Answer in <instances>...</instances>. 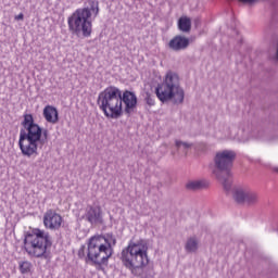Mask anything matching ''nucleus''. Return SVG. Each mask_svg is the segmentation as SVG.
I'll use <instances>...</instances> for the list:
<instances>
[{
  "instance_id": "f257e3e1",
  "label": "nucleus",
  "mask_w": 278,
  "mask_h": 278,
  "mask_svg": "<svg viewBox=\"0 0 278 278\" xmlns=\"http://www.w3.org/2000/svg\"><path fill=\"white\" fill-rule=\"evenodd\" d=\"M123 103L125 105L124 112L132 114L138 105V97L136 93L125 90L124 92L116 87H108L98 96L97 104L106 118H121L123 116Z\"/></svg>"
},
{
  "instance_id": "f03ea898",
  "label": "nucleus",
  "mask_w": 278,
  "mask_h": 278,
  "mask_svg": "<svg viewBox=\"0 0 278 278\" xmlns=\"http://www.w3.org/2000/svg\"><path fill=\"white\" fill-rule=\"evenodd\" d=\"M22 128L20 130L18 147L24 157H38V144H43L42 134L47 138V130L34 123V116L31 114L24 115L22 122Z\"/></svg>"
},
{
  "instance_id": "7ed1b4c3",
  "label": "nucleus",
  "mask_w": 278,
  "mask_h": 278,
  "mask_svg": "<svg viewBox=\"0 0 278 278\" xmlns=\"http://www.w3.org/2000/svg\"><path fill=\"white\" fill-rule=\"evenodd\" d=\"M99 16V2L89 0V8L77 9L67 20L71 34L77 38H90L92 22L90 16Z\"/></svg>"
},
{
  "instance_id": "20e7f679",
  "label": "nucleus",
  "mask_w": 278,
  "mask_h": 278,
  "mask_svg": "<svg viewBox=\"0 0 278 278\" xmlns=\"http://www.w3.org/2000/svg\"><path fill=\"white\" fill-rule=\"evenodd\" d=\"M121 260L123 266L130 270L131 275H142L144 266L149 264L147 243L142 240L137 242L130 241L127 248L122 251Z\"/></svg>"
},
{
  "instance_id": "39448f33",
  "label": "nucleus",
  "mask_w": 278,
  "mask_h": 278,
  "mask_svg": "<svg viewBox=\"0 0 278 278\" xmlns=\"http://www.w3.org/2000/svg\"><path fill=\"white\" fill-rule=\"evenodd\" d=\"M52 244L51 235L40 228H34L25 235L24 249L30 257H47V250Z\"/></svg>"
},
{
  "instance_id": "423d86ee",
  "label": "nucleus",
  "mask_w": 278,
  "mask_h": 278,
  "mask_svg": "<svg viewBox=\"0 0 278 278\" xmlns=\"http://www.w3.org/2000/svg\"><path fill=\"white\" fill-rule=\"evenodd\" d=\"M104 239H98L96 236L91 237L87 244L86 262H92L96 266H105L108 261L112 257L114 249L103 244Z\"/></svg>"
},
{
  "instance_id": "0eeeda50",
  "label": "nucleus",
  "mask_w": 278,
  "mask_h": 278,
  "mask_svg": "<svg viewBox=\"0 0 278 278\" xmlns=\"http://www.w3.org/2000/svg\"><path fill=\"white\" fill-rule=\"evenodd\" d=\"M233 160H236V152L229 150L217 152L215 155V169L213 173L223 182L225 190H229L231 187L229 182V170L233 166Z\"/></svg>"
},
{
  "instance_id": "6e6552de",
  "label": "nucleus",
  "mask_w": 278,
  "mask_h": 278,
  "mask_svg": "<svg viewBox=\"0 0 278 278\" xmlns=\"http://www.w3.org/2000/svg\"><path fill=\"white\" fill-rule=\"evenodd\" d=\"M174 89H175V75L173 74V72H168L166 74L164 83L159 85L155 88V94L162 103H166V101H170V99H173Z\"/></svg>"
},
{
  "instance_id": "1a4fd4ad",
  "label": "nucleus",
  "mask_w": 278,
  "mask_h": 278,
  "mask_svg": "<svg viewBox=\"0 0 278 278\" xmlns=\"http://www.w3.org/2000/svg\"><path fill=\"white\" fill-rule=\"evenodd\" d=\"M43 225L46 229L56 231L62 227V215L53 210H48L43 215Z\"/></svg>"
},
{
  "instance_id": "9d476101",
  "label": "nucleus",
  "mask_w": 278,
  "mask_h": 278,
  "mask_svg": "<svg viewBox=\"0 0 278 278\" xmlns=\"http://www.w3.org/2000/svg\"><path fill=\"white\" fill-rule=\"evenodd\" d=\"M233 197L237 203H247V205L257 203V193L249 189H237Z\"/></svg>"
},
{
  "instance_id": "9b49d317",
  "label": "nucleus",
  "mask_w": 278,
  "mask_h": 278,
  "mask_svg": "<svg viewBox=\"0 0 278 278\" xmlns=\"http://www.w3.org/2000/svg\"><path fill=\"white\" fill-rule=\"evenodd\" d=\"M85 220L90 225H100L103 223V216L101 215V207L89 206L84 215Z\"/></svg>"
},
{
  "instance_id": "f8f14e48",
  "label": "nucleus",
  "mask_w": 278,
  "mask_h": 278,
  "mask_svg": "<svg viewBox=\"0 0 278 278\" xmlns=\"http://www.w3.org/2000/svg\"><path fill=\"white\" fill-rule=\"evenodd\" d=\"M43 117L46 118L47 123H51L52 125H55L58 123L59 114H58V109L51 105H47L43 109Z\"/></svg>"
},
{
  "instance_id": "ddd939ff",
  "label": "nucleus",
  "mask_w": 278,
  "mask_h": 278,
  "mask_svg": "<svg viewBox=\"0 0 278 278\" xmlns=\"http://www.w3.org/2000/svg\"><path fill=\"white\" fill-rule=\"evenodd\" d=\"M192 28V21L188 16H182L178 20V29L188 33Z\"/></svg>"
},
{
  "instance_id": "4468645a",
  "label": "nucleus",
  "mask_w": 278,
  "mask_h": 278,
  "mask_svg": "<svg viewBox=\"0 0 278 278\" xmlns=\"http://www.w3.org/2000/svg\"><path fill=\"white\" fill-rule=\"evenodd\" d=\"M189 45H190V39H188L184 36L175 37V50L176 51H181L182 49H188Z\"/></svg>"
},
{
  "instance_id": "2eb2a0df",
  "label": "nucleus",
  "mask_w": 278,
  "mask_h": 278,
  "mask_svg": "<svg viewBox=\"0 0 278 278\" xmlns=\"http://www.w3.org/2000/svg\"><path fill=\"white\" fill-rule=\"evenodd\" d=\"M98 239L104 240L102 243L105 247H109V249H112V247H116V237L112 233H106L104 236H96Z\"/></svg>"
},
{
  "instance_id": "dca6fc26",
  "label": "nucleus",
  "mask_w": 278,
  "mask_h": 278,
  "mask_svg": "<svg viewBox=\"0 0 278 278\" xmlns=\"http://www.w3.org/2000/svg\"><path fill=\"white\" fill-rule=\"evenodd\" d=\"M205 185L203 184V181L200 180H193V181H189L187 184V189L188 190H201V188H203Z\"/></svg>"
},
{
  "instance_id": "f3484780",
  "label": "nucleus",
  "mask_w": 278,
  "mask_h": 278,
  "mask_svg": "<svg viewBox=\"0 0 278 278\" xmlns=\"http://www.w3.org/2000/svg\"><path fill=\"white\" fill-rule=\"evenodd\" d=\"M199 247V243L197 242V239L194 238H191L187 241V244H186V249L187 251H189L190 253L197 251Z\"/></svg>"
},
{
  "instance_id": "a211bd4d",
  "label": "nucleus",
  "mask_w": 278,
  "mask_h": 278,
  "mask_svg": "<svg viewBox=\"0 0 278 278\" xmlns=\"http://www.w3.org/2000/svg\"><path fill=\"white\" fill-rule=\"evenodd\" d=\"M20 270H21L22 275H26V273H30L31 264L27 261L20 263Z\"/></svg>"
},
{
  "instance_id": "6ab92c4d",
  "label": "nucleus",
  "mask_w": 278,
  "mask_h": 278,
  "mask_svg": "<svg viewBox=\"0 0 278 278\" xmlns=\"http://www.w3.org/2000/svg\"><path fill=\"white\" fill-rule=\"evenodd\" d=\"M175 103H184V89H181L180 87H176Z\"/></svg>"
},
{
  "instance_id": "aec40b11",
  "label": "nucleus",
  "mask_w": 278,
  "mask_h": 278,
  "mask_svg": "<svg viewBox=\"0 0 278 278\" xmlns=\"http://www.w3.org/2000/svg\"><path fill=\"white\" fill-rule=\"evenodd\" d=\"M175 147L176 149H178V151H185V152L187 149H190V144L180 142V141H176Z\"/></svg>"
},
{
  "instance_id": "412c9836",
  "label": "nucleus",
  "mask_w": 278,
  "mask_h": 278,
  "mask_svg": "<svg viewBox=\"0 0 278 278\" xmlns=\"http://www.w3.org/2000/svg\"><path fill=\"white\" fill-rule=\"evenodd\" d=\"M146 102H147L150 106L155 105V99H153V97H151V94H149V93H147Z\"/></svg>"
},
{
  "instance_id": "4be33fe9",
  "label": "nucleus",
  "mask_w": 278,
  "mask_h": 278,
  "mask_svg": "<svg viewBox=\"0 0 278 278\" xmlns=\"http://www.w3.org/2000/svg\"><path fill=\"white\" fill-rule=\"evenodd\" d=\"M79 257H86V245H81V248L78 251Z\"/></svg>"
},
{
  "instance_id": "5701e85b",
  "label": "nucleus",
  "mask_w": 278,
  "mask_h": 278,
  "mask_svg": "<svg viewBox=\"0 0 278 278\" xmlns=\"http://www.w3.org/2000/svg\"><path fill=\"white\" fill-rule=\"evenodd\" d=\"M169 47L170 49H175V38L170 39Z\"/></svg>"
},
{
  "instance_id": "b1692460",
  "label": "nucleus",
  "mask_w": 278,
  "mask_h": 278,
  "mask_svg": "<svg viewBox=\"0 0 278 278\" xmlns=\"http://www.w3.org/2000/svg\"><path fill=\"white\" fill-rule=\"evenodd\" d=\"M23 18H24L23 13H20V14L15 17L16 21H23Z\"/></svg>"
},
{
  "instance_id": "393cba45",
  "label": "nucleus",
  "mask_w": 278,
  "mask_h": 278,
  "mask_svg": "<svg viewBox=\"0 0 278 278\" xmlns=\"http://www.w3.org/2000/svg\"><path fill=\"white\" fill-rule=\"evenodd\" d=\"M241 3H253L255 0H239Z\"/></svg>"
}]
</instances>
